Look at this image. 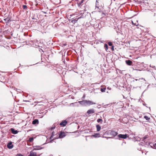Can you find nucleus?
Here are the masks:
<instances>
[{
	"mask_svg": "<svg viewBox=\"0 0 156 156\" xmlns=\"http://www.w3.org/2000/svg\"><path fill=\"white\" fill-rule=\"evenodd\" d=\"M108 133L112 136V137H107V139H108V138H113L114 137L116 136L118 134V133L117 132H115L113 130H109L108 132Z\"/></svg>",
	"mask_w": 156,
	"mask_h": 156,
	"instance_id": "nucleus-1",
	"label": "nucleus"
},
{
	"mask_svg": "<svg viewBox=\"0 0 156 156\" xmlns=\"http://www.w3.org/2000/svg\"><path fill=\"white\" fill-rule=\"evenodd\" d=\"M86 105H92L93 104H95L96 103L95 102H94L91 101L90 100H86Z\"/></svg>",
	"mask_w": 156,
	"mask_h": 156,
	"instance_id": "nucleus-2",
	"label": "nucleus"
},
{
	"mask_svg": "<svg viewBox=\"0 0 156 156\" xmlns=\"http://www.w3.org/2000/svg\"><path fill=\"white\" fill-rule=\"evenodd\" d=\"M34 150H40L43 148L41 146H33Z\"/></svg>",
	"mask_w": 156,
	"mask_h": 156,
	"instance_id": "nucleus-3",
	"label": "nucleus"
},
{
	"mask_svg": "<svg viewBox=\"0 0 156 156\" xmlns=\"http://www.w3.org/2000/svg\"><path fill=\"white\" fill-rule=\"evenodd\" d=\"M127 135L126 134H119L118 135V137L119 138H122V139H126L127 137Z\"/></svg>",
	"mask_w": 156,
	"mask_h": 156,
	"instance_id": "nucleus-4",
	"label": "nucleus"
},
{
	"mask_svg": "<svg viewBox=\"0 0 156 156\" xmlns=\"http://www.w3.org/2000/svg\"><path fill=\"white\" fill-rule=\"evenodd\" d=\"M67 123V122L65 120L62 121L60 123V125L62 126H66Z\"/></svg>",
	"mask_w": 156,
	"mask_h": 156,
	"instance_id": "nucleus-5",
	"label": "nucleus"
},
{
	"mask_svg": "<svg viewBox=\"0 0 156 156\" xmlns=\"http://www.w3.org/2000/svg\"><path fill=\"white\" fill-rule=\"evenodd\" d=\"M66 134L64 132H61L59 134V137L60 138H62L66 136Z\"/></svg>",
	"mask_w": 156,
	"mask_h": 156,
	"instance_id": "nucleus-6",
	"label": "nucleus"
},
{
	"mask_svg": "<svg viewBox=\"0 0 156 156\" xmlns=\"http://www.w3.org/2000/svg\"><path fill=\"white\" fill-rule=\"evenodd\" d=\"M84 0H81V1H80L79 0H76V3L79 7H80L82 3L83 2Z\"/></svg>",
	"mask_w": 156,
	"mask_h": 156,
	"instance_id": "nucleus-7",
	"label": "nucleus"
},
{
	"mask_svg": "<svg viewBox=\"0 0 156 156\" xmlns=\"http://www.w3.org/2000/svg\"><path fill=\"white\" fill-rule=\"evenodd\" d=\"M7 147L9 149H12L13 147V146L12 145V142H10L9 143L7 144Z\"/></svg>",
	"mask_w": 156,
	"mask_h": 156,
	"instance_id": "nucleus-8",
	"label": "nucleus"
},
{
	"mask_svg": "<svg viewBox=\"0 0 156 156\" xmlns=\"http://www.w3.org/2000/svg\"><path fill=\"white\" fill-rule=\"evenodd\" d=\"M94 109H91L88 110L87 112V113L88 114H91L94 113Z\"/></svg>",
	"mask_w": 156,
	"mask_h": 156,
	"instance_id": "nucleus-9",
	"label": "nucleus"
},
{
	"mask_svg": "<svg viewBox=\"0 0 156 156\" xmlns=\"http://www.w3.org/2000/svg\"><path fill=\"white\" fill-rule=\"evenodd\" d=\"M126 63L128 65L131 66L133 64V62L130 60L126 61Z\"/></svg>",
	"mask_w": 156,
	"mask_h": 156,
	"instance_id": "nucleus-10",
	"label": "nucleus"
},
{
	"mask_svg": "<svg viewBox=\"0 0 156 156\" xmlns=\"http://www.w3.org/2000/svg\"><path fill=\"white\" fill-rule=\"evenodd\" d=\"M10 130L12 133L16 134H17L18 132L16 130H15L13 128H12L10 129Z\"/></svg>",
	"mask_w": 156,
	"mask_h": 156,
	"instance_id": "nucleus-11",
	"label": "nucleus"
},
{
	"mask_svg": "<svg viewBox=\"0 0 156 156\" xmlns=\"http://www.w3.org/2000/svg\"><path fill=\"white\" fill-rule=\"evenodd\" d=\"M86 100H82V101H80L78 102L81 105L86 106Z\"/></svg>",
	"mask_w": 156,
	"mask_h": 156,
	"instance_id": "nucleus-12",
	"label": "nucleus"
},
{
	"mask_svg": "<svg viewBox=\"0 0 156 156\" xmlns=\"http://www.w3.org/2000/svg\"><path fill=\"white\" fill-rule=\"evenodd\" d=\"M29 156H37V153L36 152L31 151Z\"/></svg>",
	"mask_w": 156,
	"mask_h": 156,
	"instance_id": "nucleus-13",
	"label": "nucleus"
},
{
	"mask_svg": "<svg viewBox=\"0 0 156 156\" xmlns=\"http://www.w3.org/2000/svg\"><path fill=\"white\" fill-rule=\"evenodd\" d=\"M81 18H82V16H81L78 18L77 19L76 18L75 19L72 20V22L73 23H75L77 22V21L78 19H79Z\"/></svg>",
	"mask_w": 156,
	"mask_h": 156,
	"instance_id": "nucleus-14",
	"label": "nucleus"
},
{
	"mask_svg": "<svg viewBox=\"0 0 156 156\" xmlns=\"http://www.w3.org/2000/svg\"><path fill=\"white\" fill-rule=\"evenodd\" d=\"M39 122L37 119H35L32 121V124H38Z\"/></svg>",
	"mask_w": 156,
	"mask_h": 156,
	"instance_id": "nucleus-15",
	"label": "nucleus"
},
{
	"mask_svg": "<svg viewBox=\"0 0 156 156\" xmlns=\"http://www.w3.org/2000/svg\"><path fill=\"white\" fill-rule=\"evenodd\" d=\"M97 130V131H99L101 129V127L99 125H96Z\"/></svg>",
	"mask_w": 156,
	"mask_h": 156,
	"instance_id": "nucleus-16",
	"label": "nucleus"
},
{
	"mask_svg": "<svg viewBox=\"0 0 156 156\" xmlns=\"http://www.w3.org/2000/svg\"><path fill=\"white\" fill-rule=\"evenodd\" d=\"M93 136L95 138L98 137L100 136V134L99 133L94 134Z\"/></svg>",
	"mask_w": 156,
	"mask_h": 156,
	"instance_id": "nucleus-17",
	"label": "nucleus"
},
{
	"mask_svg": "<svg viewBox=\"0 0 156 156\" xmlns=\"http://www.w3.org/2000/svg\"><path fill=\"white\" fill-rule=\"evenodd\" d=\"M144 118H145L147 120V121H149L150 119V118H149L148 116H147V115H145L144 116Z\"/></svg>",
	"mask_w": 156,
	"mask_h": 156,
	"instance_id": "nucleus-18",
	"label": "nucleus"
},
{
	"mask_svg": "<svg viewBox=\"0 0 156 156\" xmlns=\"http://www.w3.org/2000/svg\"><path fill=\"white\" fill-rule=\"evenodd\" d=\"M106 87H105V88H101V89L100 90H101V92H105V90H106Z\"/></svg>",
	"mask_w": 156,
	"mask_h": 156,
	"instance_id": "nucleus-19",
	"label": "nucleus"
},
{
	"mask_svg": "<svg viewBox=\"0 0 156 156\" xmlns=\"http://www.w3.org/2000/svg\"><path fill=\"white\" fill-rule=\"evenodd\" d=\"M55 135V133H54V132H52V134L50 138L51 139V138H53V137Z\"/></svg>",
	"mask_w": 156,
	"mask_h": 156,
	"instance_id": "nucleus-20",
	"label": "nucleus"
},
{
	"mask_svg": "<svg viewBox=\"0 0 156 156\" xmlns=\"http://www.w3.org/2000/svg\"><path fill=\"white\" fill-rule=\"evenodd\" d=\"M34 140V138L32 137H30L29 139V141L30 142H32Z\"/></svg>",
	"mask_w": 156,
	"mask_h": 156,
	"instance_id": "nucleus-21",
	"label": "nucleus"
},
{
	"mask_svg": "<svg viewBox=\"0 0 156 156\" xmlns=\"http://www.w3.org/2000/svg\"><path fill=\"white\" fill-rule=\"evenodd\" d=\"M97 121L98 122H103L102 120L101 119H97Z\"/></svg>",
	"mask_w": 156,
	"mask_h": 156,
	"instance_id": "nucleus-22",
	"label": "nucleus"
},
{
	"mask_svg": "<svg viewBox=\"0 0 156 156\" xmlns=\"http://www.w3.org/2000/svg\"><path fill=\"white\" fill-rule=\"evenodd\" d=\"M104 47L105 49V50L106 51H107V50L108 49V46L107 44H105L104 45Z\"/></svg>",
	"mask_w": 156,
	"mask_h": 156,
	"instance_id": "nucleus-23",
	"label": "nucleus"
},
{
	"mask_svg": "<svg viewBox=\"0 0 156 156\" xmlns=\"http://www.w3.org/2000/svg\"><path fill=\"white\" fill-rule=\"evenodd\" d=\"M23 9L24 10L26 9H27V5H23Z\"/></svg>",
	"mask_w": 156,
	"mask_h": 156,
	"instance_id": "nucleus-24",
	"label": "nucleus"
},
{
	"mask_svg": "<svg viewBox=\"0 0 156 156\" xmlns=\"http://www.w3.org/2000/svg\"><path fill=\"white\" fill-rule=\"evenodd\" d=\"M108 45L110 46H112V43L111 42H108Z\"/></svg>",
	"mask_w": 156,
	"mask_h": 156,
	"instance_id": "nucleus-25",
	"label": "nucleus"
},
{
	"mask_svg": "<svg viewBox=\"0 0 156 156\" xmlns=\"http://www.w3.org/2000/svg\"><path fill=\"white\" fill-rule=\"evenodd\" d=\"M16 156H23V155L20 154H18L16 155Z\"/></svg>",
	"mask_w": 156,
	"mask_h": 156,
	"instance_id": "nucleus-26",
	"label": "nucleus"
},
{
	"mask_svg": "<svg viewBox=\"0 0 156 156\" xmlns=\"http://www.w3.org/2000/svg\"><path fill=\"white\" fill-rule=\"evenodd\" d=\"M111 49L112 50V51H114V46H112Z\"/></svg>",
	"mask_w": 156,
	"mask_h": 156,
	"instance_id": "nucleus-27",
	"label": "nucleus"
},
{
	"mask_svg": "<svg viewBox=\"0 0 156 156\" xmlns=\"http://www.w3.org/2000/svg\"><path fill=\"white\" fill-rule=\"evenodd\" d=\"M55 128V126H53L51 128V129L52 130L54 129Z\"/></svg>",
	"mask_w": 156,
	"mask_h": 156,
	"instance_id": "nucleus-28",
	"label": "nucleus"
},
{
	"mask_svg": "<svg viewBox=\"0 0 156 156\" xmlns=\"http://www.w3.org/2000/svg\"><path fill=\"white\" fill-rule=\"evenodd\" d=\"M156 146V143H155L154 144H153V146L154 147H153V148H156V147H155Z\"/></svg>",
	"mask_w": 156,
	"mask_h": 156,
	"instance_id": "nucleus-29",
	"label": "nucleus"
},
{
	"mask_svg": "<svg viewBox=\"0 0 156 156\" xmlns=\"http://www.w3.org/2000/svg\"><path fill=\"white\" fill-rule=\"evenodd\" d=\"M98 3V1H97V0H96V7H98L97 6V3Z\"/></svg>",
	"mask_w": 156,
	"mask_h": 156,
	"instance_id": "nucleus-30",
	"label": "nucleus"
},
{
	"mask_svg": "<svg viewBox=\"0 0 156 156\" xmlns=\"http://www.w3.org/2000/svg\"><path fill=\"white\" fill-rule=\"evenodd\" d=\"M8 18H6V19H4V20H5V21H6V20H7L8 21L9 20H8Z\"/></svg>",
	"mask_w": 156,
	"mask_h": 156,
	"instance_id": "nucleus-31",
	"label": "nucleus"
},
{
	"mask_svg": "<svg viewBox=\"0 0 156 156\" xmlns=\"http://www.w3.org/2000/svg\"><path fill=\"white\" fill-rule=\"evenodd\" d=\"M147 137L146 136H145L144 137V139H144H144H146L147 138Z\"/></svg>",
	"mask_w": 156,
	"mask_h": 156,
	"instance_id": "nucleus-32",
	"label": "nucleus"
},
{
	"mask_svg": "<svg viewBox=\"0 0 156 156\" xmlns=\"http://www.w3.org/2000/svg\"><path fill=\"white\" fill-rule=\"evenodd\" d=\"M85 95H84L83 98H84L85 97Z\"/></svg>",
	"mask_w": 156,
	"mask_h": 156,
	"instance_id": "nucleus-33",
	"label": "nucleus"
},
{
	"mask_svg": "<svg viewBox=\"0 0 156 156\" xmlns=\"http://www.w3.org/2000/svg\"><path fill=\"white\" fill-rule=\"evenodd\" d=\"M14 90H17V89L16 88H14Z\"/></svg>",
	"mask_w": 156,
	"mask_h": 156,
	"instance_id": "nucleus-34",
	"label": "nucleus"
},
{
	"mask_svg": "<svg viewBox=\"0 0 156 156\" xmlns=\"http://www.w3.org/2000/svg\"><path fill=\"white\" fill-rule=\"evenodd\" d=\"M135 25H136V26H137V25H138V24H136V23H135Z\"/></svg>",
	"mask_w": 156,
	"mask_h": 156,
	"instance_id": "nucleus-35",
	"label": "nucleus"
},
{
	"mask_svg": "<svg viewBox=\"0 0 156 156\" xmlns=\"http://www.w3.org/2000/svg\"><path fill=\"white\" fill-rule=\"evenodd\" d=\"M49 156H53V155L52 154H51Z\"/></svg>",
	"mask_w": 156,
	"mask_h": 156,
	"instance_id": "nucleus-36",
	"label": "nucleus"
},
{
	"mask_svg": "<svg viewBox=\"0 0 156 156\" xmlns=\"http://www.w3.org/2000/svg\"><path fill=\"white\" fill-rule=\"evenodd\" d=\"M136 80V81H137V80H137V79H136V80Z\"/></svg>",
	"mask_w": 156,
	"mask_h": 156,
	"instance_id": "nucleus-37",
	"label": "nucleus"
},
{
	"mask_svg": "<svg viewBox=\"0 0 156 156\" xmlns=\"http://www.w3.org/2000/svg\"><path fill=\"white\" fill-rule=\"evenodd\" d=\"M77 15V14H75V15Z\"/></svg>",
	"mask_w": 156,
	"mask_h": 156,
	"instance_id": "nucleus-38",
	"label": "nucleus"
},
{
	"mask_svg": "<svg viewBox=\"0 0 156 156\" xmlns=\"http://www.w3.org/2000/svg\"><path fill=\"white\" fill-rule=\"evenodd\" d=\"M155 13H154V16H155Z\"/></svg>",
	"mask_w": 156,
	"mask_h": 156,
	"instance_id": "nucleus-39",
	"label": "nucleus"
}]
</instances>
